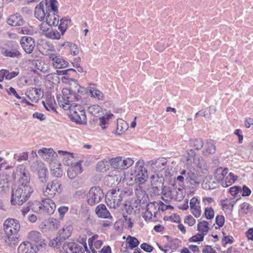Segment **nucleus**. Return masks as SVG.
Here are the masks:
<instances>
[{"mask_svg": "<svg viewBox=\"0 0 253 253\" xmlns=\"http://www.w3.org/2000/svg\"><path fill=\"white\" fill-rule=\"evenodd\" d=\"M71 80L74 82V84L69 88H63L62 95H58L57 100L60 106L65 110H69V117L72 121L84 125L86 123L87 120L84 107L80 105L71 103L81 99V96L79 94H83L85 92V88L80 86L77 80L72 78Z\"/></svg>", "mask_w": 253, "mask_h": 253, "instance_id": "1", "label": "nucleus"}, {"mask_svg": "<svg viewBox=\"0 0 253 253\" xmlns=\"http://www.w3.org/2000/svg\"><path fill=\"white\" fill-rule=\"evenodd\" d=\"M3 228L7 236L6 244L10 247H15L19 242L18 232L20 229L19 222L15 219L8 218L4 222Z\"/></svg>", "mask_w": 253, "mask_h": 253, "instance_id": "2", "label": "nucleus"}, {"mask_svg": "<svg viewBox=\"0 0 253 253\" xmlns=\"http://www.w3.org/2000/svg\"><path fill=\"white\" fill-rule=\"evenodd\" d=\"M32 188L27 184H21L11 192L10 202L12 205H22L29 198L33 192Z\"/></svg>", "mask_w": 253, "mask_h": 253, "instance_id": "3", "label": "nucleus"}, {"mask_svg": "<svg viewBox=\"0 0 253 253\" xmlns=\"http://www.w3.org/2000/svg\"><path fill=\"white\" fill-rule=\"evenodd\" d=\"M86 197L88 204L92 206L101 202L104 193L100 187L93 186L90 189Z\"/></svg>", "mask_w": 253, "mask_h": 253, "instance_id": "4", "label": "nucleus"}, {"mask_svg": "<svg viewBox=\"0 0 253 253\" xmlns=\"http://www.w3.org/2000/svg\"><path fill=\"white\" fill-rule=\"evenodd\" d=\"M135 180L138 184H144L148 179L147 170L144 167V161L139 160L136 163Z\"/></svg>", "mask_w": 253, "mask_h": 253, "instance_id": "5", "label": "nucleus"}, {"mask_svg": "<svg viewBox=\"0 0 253 253\" xmlns=\"http://www.w3.org/2000/svg\"><path fill=\"white\" fill-rule=\"evenodd\" d=\"M61 184L57 179L53 180L47 183L45 189L43 191L44 195L48 198L53 197L56 193L61 192Z\"/></svg>", "mask_w": 253, "mask_h": 253, "instance_id": "6", "label": "nucleus"}, {"mask_svg": "<svg viewBox=\"0 0 253 253\" xmlns=\"http://www.w3.org/2000/svg\"><path fill=\"white\" fill-rule=\"evenodd\" d=\"M111 195L108 200L110 202L109 204L111 207L116 208L118 207L121 203L124 196L126 195V193L121 190H113L111 193Z\"/></svg>", "mask_w": 253, "mask_h": 253, "instance_id": "7", "label": "nucleus"}, {"mask_svg": "<svg viewBox=\"0 0 253 253\" xmlns=\"http://www.w3.org/2000/svg\"><path fill=\"white\" fill-rule=\"evenodd\" d=\"M34 171H37L39 178L41 182L44 183L47 181L48 170L42 162H36L31 167Z\"/></svg>", "mask_w": 253, "mask_h": 253, "instance_id": "8", "label": "nucleus"}, {"mask_svg": "<svg viewBox=\"0 0 253 253\" xmlns=\"http://www.w3.org/2000/svg\"><path fill=\"white\" fill-rule=\"evenodd\" d=\"M38 153L39 155H41L43 159L49 164L55 163L58 155L53 149L43 148L39 150Z\"/></svg>", "mask_w": 253, "mask_h": 253, "instance_id": "9", "label": "nucleus"}, {"mask_svg": "<svg viewBox=\"0 0 253 253\" xmlns=\"http://www.w3.org/2000/svg\"><path fill=\"white\" fill-rule=\"evenodd\" d=\"M161 193L162 194V199L166 203H169L173 199H177V191L173 187L164 186Z\"/></svg>", "mask_w": 253, "mask_h": 253, "instance_id": "10", "label": "nucleus"}, {"mask_svg": "<svg viewBox=\"0 0 253 253\" xmlns=\"http://www.w3.org/2000/svg\"><path fill=\"white\" fill-rule=\"evenodd\" d=\"M20 44L24 50L28 54H31L35 47V40L28 36L23 37L20 40Z\"/></svg>", "mask_w": 253, "mask_h": 253, "instance_id": "11", "label": "nucleus"}, {"mask_svg": "<svg viewBox=\"0 0 253 253\" xmlns=\"http://www.w3.org/2000/svg\"><path fill=\"white\" fill-rule=\"evenodd\" d=\"M39 251V246H35L28 241L22 242L18 247V253H36Z\"/></svg>", "mask_w": 253, "mask_h": 253, "instance_id": "12", "label": "nucleus"}, {"mask_svg": "<svg viewBox=\"0 0 253 253\" xmlns=\"http://www.w3.org/2000/svg\"><path fill=\"white\" fill-rule=\"evenodd\" d=\"M46 13L47 15L45 18L46 23H42L41 27V29L44 32L48 30V28L46 29L43 27L44 25L47 24L49 26H57L59 24V17L57 14L55 13L54 12H53L52 13H50V12H48L47 11H46Z\"/></svg>", "mask_w": 253, "mask_h": 253, "instance_id": "13", "label": "nucleus"}, {"mask_svg": "<svg viewBox=\"0 0 253 253\" xmlns=\"http://www.w3.org/2000/svg\"><path fill=\"white\" fill-rule=\"evenodd\" d=\"M186 164L189 166H191L194 164L197 165L200 169L202 167L200 158L196 156V152L192 149L188 150L186 152Z\"/></svg>", "mask_w": 253, "mask_h": 253, "instance_id": "14", "label": "nucleus"}, {"mask_svg": "<svg viewBox=\"0 0 253 253\" xmlns=\"http://www.w3.org/2000/svg\"><path fill=\"white\" fill-rule=\"evenodd\" d=\"M159 204L156 202H150L147 205L146 211L143 217L146 219H150L153 215L156 216V214L159 211Z\"/></svg>", "mask_w": 253, "mask_h": 253, "instance_id": "15", "label": "nucleus"}, {"mask_svg": "<svg viewBox=\"0 0 253 253\" xmlns=\"http://www.w3.org/2000/svg\"><path fill=\"white\" fill-rule=\"evenodd\" d=\"M16 174L19 176L22 184H27L30 181V173L24 165H20L17 167Z\"/></svg>", "mask_w": 253, "mask_h": 253, "instance_id": "16", "label": "nucleus"}, {"mask_svg": "<svg viewBox=\"0 0 253 253\" xmlns=\"http://www.w3.org/2000/svg\"><path fill=\"white\" fill-rule=\"evenodd\" d=\"M28 239L33 245L39 246V250L42 247V245L44 244V240L42 238L41 233L36 231L29 232Z\"/></svg>", "mask_w": 253, "mask_h": 253, "instance_id": "17", "label": "nucleus"}, {"mask_svg": "<svg viewBox=\"0 0 253 253\" xmlns=\"http://www.w3.org/2000/svg\"><path fill=\"white\" fill-rule=\"evenodd\" d=\"M151 178V192L154 195H159L162 192L163 182L162 180H159V177L158 175H152Z\"/></svg>", "mask_w": 253, "mask_h": 253, "instance_id": "18", "label": "nucleus"}, {"mask_svg": "<svg viewBox=\"0 0 253 253\" xmlns=\"http://www.w3.org/2000/svg\"><path fill=\"white\" fill-rule=\"evenodd\" d=\"M185 181L192 188H195L199 186L201 179L197 173L189 171L186 176Z\"/></svg>", "mask_w": 253, "mask_h": 253, "instance_id": "19", "label": "nucleus"}, {"mask_svg": "<svg viewBox=\"0 0 253 253\" xmlns=\"http://www.w3.org/2000/svg\"><path fill=\"white\" fill-rule=\"evenodd\" d=\"M50 198H45L42 200V213L43 214L51 215L55 211L56 205Z\"/></svg>", "mask_w": 253, "mask_h": 253, "instance_id": "20", "label": "nucleus"}, {"mask_svg": "<svg viewBox=\"0 0 253 253\" xmlns=\"http://www.w3.org/2000/svg\"><path fill=\"white\" fill-rule=\"evenodd\" d=\"M50 58L52 60L53 66L56 69H61L67 67L69 63L60 55L54 54L50 55Z\"/></svg>", "mask_w": 253, "mask_h": 253, "instance_id": "21", "label": "nucleus"}, {"mask_svg": "<svg viewBox=\"0 0 253 253\" xmlns=\"http://www.w3.org/2000/svg\"><path fill=\"white\" fill-rule=\"evenodd\" d=\"M6 22L11 26H20L24 25L25 21L19 13H16L10 15L7 19Z\"/></svg>", "mask_w": 253, "mask_h": 253, "instance_id": "22", "label": "nucleus"}, {"mask_svg": "<svg viewBox=\"0 0 253 253\" xmlns=\"http://www.w3.org/2000/svg\"><path fill=\"white\" fill-rule=\"evenodd\" d=\"M167 163V160L165 158H160L156 160H152L148 162V164L157 171H161L163 169Z\"/></svg>", "mask_w": 253, "mask_h": 253, "instance_id": "23", "label": "nucleus"}, {"mask_svg": "<svg viewBox=\"0 0 253 253\" xmlns=\"http://www.w3.org/2000/svg\"><path fill=\"white\" fill-rule=\"evenodd\" d=\"M95 213L99 217L103 218H111L112 216L109 211L104 204L98 205L95 209Z\"/></svg>", "mask_w": 253, "mask_h": 253, "instance_id": "24", "label": "nucleus"}, {"mask_svg": "<svg viewBox=\"0 0 253 253\" xmlns=\"http://www.w3.org/2000/svg\"><path fill=\"white\" fill-rule=\"evenodd\" d=\"M27 97L32 101L37 102L41 97V89L37 88H32L27 91Z\"/></svg>", "mask_w": 253, "mask_h": 253, "instance_id": "25", "label": "nucleus"}, {"mask_svg": "<svg viewBox=\"0 0 253 253\" xmlns=\"http://www.w3.org/2000/svg\"><path fill=\"white\" fill-rule=\"evenodd\" d=\"M2 54L4 56L11 58H19L21 56V53L18 50V46L17 44L14 45L11 49H6L3 51Z\"/></svg>", "mask_w": 253, "mask_h": 253, "instance_id": "26", "label": "nucleus"}, {"mask_svg": "<svg viewBox=\"0 0 253 253\" xmlns=\"http://www.w3.org/2000/svg\"><path fill=\"white\" fill-rule=\"evenodd\" d=\"M47 15L44 9V3L42 2L36 6L35 10V17L40 21H43Z\"/></svg>", "mask_w": 253, "mask_h": 253, "instance_id": "27", "label": "nucleus"}, {"mask_svg": "<svg viewBox=\"0 0 253 253\" xmlns=\"http://www.w3.org/2000/svg\"><path fill=\"white\" fill-rule=\"evenodd\" d=\"M8 176L7 174L0 175V193H6L9 190Z\"/></svg>", "mask_w": 253, "mask_h": 253, "instance_id": "28", "label": "nucleus"}, {"mask_svg": "<svg viewBox=\"0 0 253 253\" xmlns=\"http://www.w3.org/2000/svg\"><path fill=\"white\" fill-rule=\"evenodd\" d=\"M216 151V147L211 141H208L202 151V154L205 156L214 154Z\"/></svg>", "mask_w": 253, "mask_h": 253, "instance_id": "29", "label": "nucleus"}, {"mask_svg": "<svg viewBox=\"0 0 253 253\" xmlns=\"http://www.w3.org/2000/svg\"><path fill=\"white\" fill-rule=\"evenodd\" d=\"M73 229V228L71 225L64 226L58 232L60 238H61L63 241L68 239L71 235Z\"/></svg>", "mask_w": 253, "mask_h": 253, "instance_id": "30", "label": "nucleus"}, {"mask_svg": "<svg viewBox=\"0 0 253 253\" xmlns=\"http://www.w3.org/2000/svg\"><path fill=\"white\" fill-rule=\"evenodd\" d=\"M64 49L68 51L71 54L76 55L79 52V49L78 46L69 42H64L61 44Z\"/></svg>", "mask_w": 253, "mask_h": 253, "instance_id": "31", "label": "nucleus"}, {"mask_svg": "<svg viewBox=\"0 0 253 253\" xmlns=\"http://www.w3.org/2000/svg\"><path fill=\"white\" fill-rule=\"evenodd\" d=\"M59 155H61L63 156V162L65 165L69 166L71 165L72 160L73 159V154L69 153L67 151L59 150L58 151Z\"/></svg>", "mask_w": 253, "mask_h": 253, "instance_id": "32", "label": "nucleus"}, {"mask_svg": "<svg viewBox=\"0 0 253 253\" xmlns=\"http://www.w3.org/2000/svg\"><path fill=\"white\" fill-rule=\"evenodd\" d=\"M237 176H235L232 172L226 175L221 182V185L223 187H227L231 185L237 180Z\"/></svg>", "mask_w": 253, "mask_h": 253, "instance_id": "33", "label": "nucleus"}, {"mask_svg": "<svg viewBox=\"0 0 253 253\" xmlns=\"http://www.w3.org/2000/svg\"><path fill=\"white\" fill-rule=\"evenodd\" d=\"M189 146L193 149L199 150L204 146V142L201 138L190 139L188 142Z\"/></svg>", "mask_w": 253, "mask_h": 253, "instance_id": "34", "label": "nucleus"}, {"mask_svg": "<svg viewBox=\"0 0 253 253\" xmlns=\"http://www.w3.org/2000/svg\"><path fill=\"white\" fill-rule=\"evenodd\" d=\"M71 20L67 17H64L60 19V23L58 26V29L60 31L61 35H63L67 30Z\"/></svg>", "mask_w": 253, "mask_h": 253, "instance_id": "35", "label": "nucleus"}, {"mask_svg": "<svg viewBox=\"0 0 253 253\" xmlns=\"http://www.w3.org/2000/svg\"><path fill=\"white\" fill-rule=\"evenodd\" d=\"M216 111L215 107L210 106L209 107L201 110L202 116L206 118H209L211 115L214 114Z\"/></svg>", "mask_w": 253, "mask_h": 253, "instance_id": "36", "label": "nucleus"}, {"mask_svg": "<svg viewBox=\"0 0 253 253\" xmlns=\"http://www.w3.org/2000/svg\"><path fill=\"white\" fill-rule=\"evenodd\" d=\"M227 169H222V168H220L219 169H217L214 174V176L217 180L222 182L223 181L225 176L227 174Z\"/></svg>", "mask_w": 253, "mask_h": 253, "instance_id": "37", "label": "nucleus"}, {"mask_svg": "<svg viewBox=\"0 0 253 253\" xmlns=\"http://www.w3.org/2000/svg\"><path fill=\"white\" fill-rule=\"evenodd\" d=\"M209 229V223L206 221H201L198 224V231L205 235L208 233Z\"/></svg>", "mask_w": 253, "mask_h": 253, "instance_id": "38", "label": "nucleus"}, {"mask_svg": "<svg viewBox=\"0 0 253 253\" xmlns=\"http://www.w3.org/2000/svg\"><path fill=\"white\" fill-rule=\"evenodd\" d=\"M71 253H82L83 247L74 242L69 243L67 245Z\"/></svg>", "mask_w": 253, "mask_h": 253, "instance_id": "39", "label": "nucleus"}, {"mask_svg": "<svg viewBox=\"0 0 253 253\" xmlns=\"http://www.w3.org/2000/svg\"><path fill=\"white\" fill-rule=\"evenodd\" d=\"M127 129V127L126 122L122 120H120L119 122H118L116 133L119 135H121Z\"/></svg>", "mask_w": 253, "mask_h": 253, "instance_id": "40", "label": "nucleus"}, {"mask_svg": "<svg viewBox=\"0 0 253 253\" xmlns=\"http://www.w3.org/2000/svg\"><path fill=\"white\" fill-rule=\"evenodd\" d=\"M30 205L31 210L34 212L42 213V202L35 201Z\"/></svg>", "mask_w": 253, "mask_h": 253, "instance_id": "41", "label": "nucleus"}, {"mask_svg": "<svg viewBox=\"0 0 253 253\" xmlns=\"http://www.w3.org/2000/svg\"><path fill=\"white\" fill-rule=\"evenodd\" d=\"M109 167V162L106 160H103L98 162L96 165V169L101 172L105 171Z\"/></svg>", "mask_w": 253, "mask_h": 253, "instance_id": "42", "label": "nucleus"}, {"mask_svg": "<svg viewBox=\"0 0 253 253\" xmlns=\"http://www.w3.org/2000/svg\"><path fill=\"white\" fill-rule=\"evenodd\" d=\"M235 201L234 199H226L221 200V203L223 209H230L233 208Z\"/></svg>", "mask_w": 253, "mask_h": 253, "instance_id": "43", "label": "nucleus"}, {"mask_svg": "<svg viewBox=\"0 0 253 253\" xmlns=\"http://www.w3.org/2000/svg\"><path fill=\"white\" fill-rule=\"evenodd\" d=\"M77 74L76 70L73 68H69L66 70L60 71L59 75H64L66 76L64 77L65 79H69L70 76L75 77Z\"/></svg>", "mask_w": 253, "mask_h": 253, "instance_id": "44", "label": "nucleus"}, {"mask_svg": "<svg viewBox=\"0 0 253 253\" xmlns=\"http://www.w3.org/2000/svg\"><path fill=\"white\" fill-rule=\"evenodd\" d=\"M109 164L115 169H122L121 157H117L110 160Z\"/></svg>", "mask_w": 253, "mask_h": 253, "instance_id": "45", "label": "nucleus"}, {"mask_svg": "<svg viewBox=\"0 0 253 253\" xmlns=\"http://www.w3.org/2000/svg\"><path fill=\"white\" fill-rule=\"evenodd\" d=\"M58 1L56 0H50L49 7L46 9L48 12L52 13L53 12L57 14L58 13V9L57 8Z\"/></svg>", "mask_w": 253, "mask_h": 253, "instance_id": "46", "label": "nucleus"}, {"mask_svg": "<svg viewBox=\"0 0 253 253\" xmlns=\"http://www.w3.org/2000/svg\"><path fill=\"white\" fill-rule=\"evenodd\" d=\"M90 93L92 97H96L98 100H102L104 98V95L103 93L95 88H91L90 89Z\"/></svg>", "mask_w": 253, "mask_h": 253, "instance_id": "47", "label": "nucleus"}, {"mask_svg": "<svg viewBox=\"0 0 253 253\" xmlns=\"http://www.w3.org/2000/svg\"><path fill=\"white\" fill-rule=\"evenodd\" d=\"M122 169H125L130 167L134 163V161L130 158L123 160L121 157Z\"/></svg>", "mask_w": 253, "mask_h": 253, "instance_id": "48", "label": "nucleus"}, {"mask_svg": "<svg viewBox=\"0 0 253 253\" xmlns=\"http://www.w3.org/2000/svg\"><path fill=\"white\" fill-rule=\"evenodd\" d=\"M64 241L60 238L59 235L53 240L50 242V245L54 248H58L61 245L62 243Z\"/></svg>", "mask_w": 253, "mask_h": 253, "instance_id": "49", "label": "nucleus"}, {"mask_svg": "<svg viewBox=\"0 0 253 253\" xmlns=\"http://www.w3.org/2000/svg\"><path fill=\"white\" fill-rule=\"evenodd\" d=\"M28 153L27 152H23L19 155L15 154L14 159L16 160L18 162L26 161L28 158Z\"/></svg>", "mask_w": 253, "mask_h": 253, "instance_id": "50", "label": "nucleus"}, {"mask_svg": "<svg viewBox=\"0 0 253 253\" xmlns=\"http://www.w3.org/2000/svg\"><path fill=\"white\" fill-rule=\"evenodd\" d=\"M70 168L74 170V171L78 174L82 172V167L80 162H77L74 164H71V167Z\"/></svg>", "mask_w": 253, "mask_h": 253, "instance_id": "51", "label": "nucleus"}, {"mask_svg": "<svg viewBox=\"0 0 253 253\" xmlns=\"http://www.w3.org/2000/svg\"><path fill=\"white\" fill-rule=\"evenodd\" d=\"M5 74L6 80H10L17 76L19 74V72L18 69H16L15 71H12L11 72H9L8 70H5Z\"/></svg>", "mask_w": 253, "mask_h": 253, "instance_id": "52", "label": "nucleus"}, {"mask_svg": "<svg viewBox=\"0 0 253 253\" xmlns=\"http://www.w3.org/2000/svg\"><path fill=\"white\" fill-rule=\"evenodd\" d=\"M205 215L208 219H211L214 217V211L211 207L207 208L205 211Z\"/></svg>", "mask_w": 253, "mask_h": 253, "instance_id": "53", "label": "nucleus"}, {"mask_svg": "<svg viewBox=\"0 0 253 253\" xmlns=\"http://www.w3.org/2000/svg\"><path fill=\"white\" fill-rule=\"evenodd\" d=\"M101 109V108L97 105H92L88 108L89 112L94 116H96Z\"/></svg>", "mask_w": 253, "mask_h": 253, "instance_id": "54", "label": "nucleus"}, {"mask_svg": "<svg viewBox=\"0 0 253 253\" xmlns=\"http://www.w3.org/2000/svg\"><path fill=\"white\" fill-rule=\"evenodd\" d=\"M129 240L128 241L129 245L131 249H133L136 247L139 244V242L137 238L134 237H129Z\"/></svg>", "mask_w": 253, "mask_h": 253, "instance_id": "55", "label": "nucleus"}, {"mask_svg": "<svg viewBox=\"0 0 253 253\" xmlns=\"http://www.w3.org/2000/svg\"><path fill=\"white\" fill-rule=\"evenodd\" d=\"M205 235L203 233H197L196 235L192 236L190 239V242H198V241H203L204 240Z\"/></svg>", "mask_w": 253, "mask_h": 253, "instance_id": "56", "label": "nucleus"}, {"mask_svg": "<svg viewBox=\"0 0 253 253\" xmlns=\"http://www.w3.org/2000/svg\"><path fill=\"white\" fill-rule=\"evenodd\" d=\"M49 224L50 226L54 229H57L60 226L59 221L54 218H51L49 220Z\"/></svg>", "mask_w": 253, "mask_h": 253, "instance_id": "57", "label": "nucleus"}, {"mask_svg": "<svg viewBox=\"0 0 253 253\" xmlns=\"http://www.w3.org/2000/svg\"><path fill=\"white\" fill-rule=\"evenodd\" d=\"M184 222L190 226H192L195 224L196 220L192 215H189L186 216Z\"/></svg>", "mask_w": 253, "mask_h": 253, "instance_id": "58", "label": "nucleus"}, {"mask_svg": "<svg viewBox=\"0 0 253 253\" xmlns=\"http://www.w3.org/2000/svg\"><path fill=\"white\" fill-rule=\"evenodd\" d=\"M225 221L224 217L223 215H218L215 218L216 223L218 225V227H222Z\"/></svg>", "mask_w": 253, "mask_h": 253, "instance_id": "59", "label": "nucleus"}, {"mask_svg": "<svg viewBox=\"0 0 253 253\" xmlns=\"http://www.w3.org/2000/svg\"><path fill=\"white\" fill-rule=\"evenodd\" d=\"M190 209L191 212L195 216V217L198 218L200 216L201 214L200 206H197L196 207L193 208V209Z\"/></svg>", "mask_w": 253, "mask_h": 253, "instance_id": "60", "label": "nucleus"}, {"mask_svg": "<svg viewBox=\"0 0 253 253\" xmlns=\"http://www.w3.org/2000/svg\"><path fill=\"white\" fill-rule=\"evenodd\" d=\"M49 37L53 39H59L61 36V34L57 30H52L48 33Z\"/></svg>", "mask_w": 253, "mask_h": 253, "instance_id": "61", "label": "nucleus"}, {"mask_svg": "<svg viewBox=\"0 0 253 253\" xmlns=\"http://www.w3.org/2000/svg\"><path fill=\"white\" fill-rule=\"evenodd\" d=\"M140 248L142 250H143L144 251L148 252V253H150V252H152L154 249V248L153 246H152L147 243H142V244H141Z\"/></svg>", "mask_w": 253, "mask_h": 253, "instance_id": "62", "label": "nucleus"}, {"mask_svg": "<svg viewBox=\"0 0 253 253\" xmlns=\"http://www.w3.org/2000/svg\"><path fill=\"white\" fill-rule=\"evenodd\" d=\"M69 210V208L66 206H62L58 208V211L60 214V218L62 219L63 216Z\"/></svg>", "mask_w": 253, "mask_h": 253, "instance_id": "63", "label": "nucleus"}, {"mask_svg": "<svg viewBox=\"0 0 253 253\" xmlns=\"http://www.w3.org/2000/svg\"><path fill=\"white\" fill-rule=\"evenodd\" d=\"M51 171L53 175L56 177H60L62 176V170L59 168H56V169L51 168Z\"/></svg>", "mask_w": 253, "mask_h": 253, "instance_id": "64", "label": "nucleus"}]
</instances>
